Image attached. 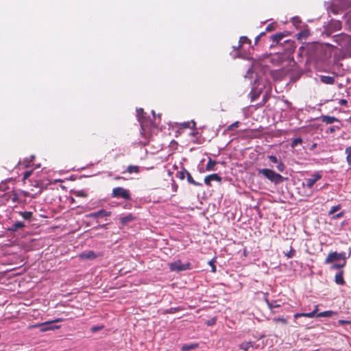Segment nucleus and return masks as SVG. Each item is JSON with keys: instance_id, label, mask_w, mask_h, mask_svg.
<instances>
[{"instance_id": "09e8293b", "label": "nucleus", "mask_w": 351, "mask_h": 351, "mask_svg": "<svg viewBox=\"0 0 351 351\" xmlns=\"http://www.w3.org/2000/svg\"><path fill=\"white\" fill-rule=\"evenodd\" d=\"M339 127L332 126V127H330V128H329V130H330V132L331 133H332V132H335V130H339Z\"/></svg>"}, {"instance_id": "3c124183", "label": "nucleus", "mask_w": 351, "mask_h": 351, "mask_svg": "<svg viewBox=\"0 0 351 351\" xmlns=\"http://www.w3.org/2000/svg\"><path fill=\"white\" fill-rule=\"evenodd\" d=\"M260 38H261V37L258 35L255 38V44L258 43Z\"/></svg>"}, {"instance_id": "a19ab883", "label": "nucleus", "mask_w": 351, "mask_h": 351, "mask_svg": "<svg viewBox=\"0 0 351 351\" xmlns=\"http://www.w3.org/2000/svg\"><path fill=\"white\" fill-rule=\"evenodd\" d=\"M32 173V171H27L23 174V180L27 179Z\"/></svg>"}, {"instance_id": "b1692460", "label": "nucleus", "mask_w": 351, "mask_h": 351, "mask_svg": "<svg viewBox=\"0 0 351 351\" xmlns=\"http://www.w3.org/2000/svg\"><path fill=\"white\" fill-rule=\"evenodd\" d=\"M186 178L189 184L196 186H201L202 185L201 183L195 181L189 172L187 173Z\"/></svg>"}, {"instance_id": "f257e3e1", "label": "nucleus", "mask_w": 351, "mask_h": 351, "mask_svg": "<svg viewBox=\"0 0 351 351\" xmlns=\"http://www.w3.org/2000/svg\"><path fill=\"white\" fill-rule=\"evenodd\" d=\"M335 41L341 47L345 55L351 57V36L343 34L336 36Z\"/></svg>"}, {"instance_id": "f704fd0d", "label": "nucleus", "mask_w": 351, "mask_h": 351, "mask_svg": "<svg viewBox=\"0 0 351 351\" xmlns=\"http://www.w3.org/2000/svg\"><path fill=\"white\" fill-rule=\"evenodd\" d=\"M285 254L288 258H291L295 255V250L291 247L290 250L288 252L285 253Z\"/></svg>"}, {"instance_id": "423d86ee", "label": "nucleus", "mask_w": 351, "mask_h": 351, "mask_svg": "<svg viewBox=\"0 0 351 351\" xmlns=\"http://www.w3.org/2000/svg\"><path fill=\"white\" fill-rule=\"evenodd\" d=\"M340 259H343V260L345 259V253L344 252L339 253V254L336 252H331V253L328 254V256L326 257V258L324 261V263L329 264V263H331L334 261H338Z\"/></svg>"}, {"instance_id": "473e14b6", "label": "nucleus", "mask_w": 351, "mask_h": 351, "mask_svg": "<svg viewBox=\"0 0 351 351\" xmlns=\"http://www.w3.org/2000/svg\"><path fill=\"white\" fill-rule=\"evenodd\" d=\"M188 172L186 169H183L182 171L178 172V176L180 180H184L185 177H186Z\"/></svg>"}, {"instance_id": "49530a36", "label": "nucleus", "mask_w": 351, "mask_h": 351, "mask_svg": "<svg viewBox=\"0 0 351 351\" xmlns=\"http://www.w3.org/2000/svg\"><path fill=\"white\" fill-rule=\"evenodd\" d=\"M215 322H216V319L215 318H213L212 319L209 320L208 322H207V325L208 326H211V325H213L215 324Z\"/></svg>"}, {"instance_id": "393cba45", "label": "nucleus", "mask_w": 351, "mask_h": 351, "mask_svg": "<svg viewBox=\"0 0 351 351\" xmlns=\"http://www.w3.org/2000/svg\"><path fill=\"white\" fill-rule=\"evenodd\" d=\"M140 171L139 167L136 165H129L127 168V171L129 173H138Z\"/></svg>"}, {"instance_id": "0eeeda50", "label": "nucleus", "mask_w": 351, "mask_h": 351, "mask_svg": "<svg viewBox=\"0 0 351 351\" xmlns=\"http://www.w3.org/2000/svg\"><path fill=\"white\" fill-rule=\"evenodd\" d=\"M322 178V175L319 172H315L311 175V178L305 179V186L308 189H311L313 185Z\"/></svg>"}, {"instance_id": "9b49d317", "label": "nucleus", "mask_w": 351, "mask_h": 351, "mask_svg": "<svg viewBox=\"0 0 351 351\" xmlns=\"http://www.w3.org/2000/svg\"><path fill=\"white\" fill-rule=\"evenodd\" d=\"M318 311V305L315 306L314 310L311 313H295L294 315V318L297 319L300 317L312 318L317 315V312Z\"/></svg>"}, {"instance_id": "ea45409f", "label": "nucleus", "mask_w": 351, "mask_h": 351, "mask_svg": "<svg viewBox=\"0 0 351 351\" xmlns=\"http://www.w3.org/2000/svg\"><path fill=\"white\" fill-rule=\"evenodd\" d=\"M273 321L275 322V323H278V322H281L282 324H286L287 323V321L286 320V319L283 318V317H277V318H274L273 319Z\"/></svg>"}, {"instance_id": "37998d69", "label": "nucleus", "mask_w": 351, "mask_h": 351, "mask_svg": "<svg viewBox=\"0 0 351 351\" xmlns=\"http://www.w3.org/2000/svg\"><path fill=\"white\" fill-rule=\"evenodd\" d=\"M338 324H340V325L350 324H351V321L339 319L338 321Z\"/></svg>"}, {"instance_id": "a878e982", "label": "nucleus", "mask_w": 351, "mask_h": 351, "mask_svg": "<svg viewBox=\"0 0 351 351\" xmlns=\"http://www.w3.org/2000/svg\"><path fill=\"white\" fill-rule=\"evenodd\" d=\"M267 304L270 310H273L276 308H279L280 306V304H277L276 301H271L269 302L267 299L266 300Z\"/></svg>"}, {"instance_id": "5701e85b", "label": "nucleus", "mask_w": 351, "mask_h": 351, "mask_svg": "<svg viewBox=\"0 0 351 351\" xmlns=\"http://www.w3.org/2000/svg\"><path fill=\"white\" fill-rule=\"evenodd\" d=\"M239 347H240V349L242 350L243 351H248V350L250 348L253 347V343L251 341L243 342L240 344Z\"/></svg>"}, {"instance_id": "79ce46f5", "label": "nucleus", "mask_w": 351, "mask_h": 351, "mask_svg": "<svg viewBox=\"0 0 351 351\" xmlns=\"http://www.w3.org/2000/svg\"><path fill=\"white\" fill-rule=\"evenodd\" d=\"M274 29H275V25H274V24L271 23V24H269V25H267V27H266V31H267V32H271V31L274 30Z\"/></svg>"}, {"instance_id": "4d7b16f0", "label": "nucleus", "mask_w": 351, "mask_h": 351, "mask_svg": "<svg viewBox=\"0 0 351 351\" xmlns=\"http://www.w3.org/2000/svg\"><path fill=\"white\" fill-rule=\"evenodd\" d=\"M349 147H351V145Z\"/></svg>"}, {"instance_id": "4be33fe9", "label": "nucleus", "mask_w": 351, "mask_h": 351, "mask_svg": "<svg viewBox=\"0 0 351 351\" xmlns=\"http://www.w3.org/2000/svg\"><path fill=\"white\" fill-rule=\"evenodd\" d=\"M216 164H217V162L215 160H213L211 158H209V160L206 164V171H215L216 170V169H215Z\"/></svg>"}, {"instance_id": "f03ea898", "label": "nucleus", "mask_w": 351, "mask_h": 351, "mask_svg": "<svg viewBox=\"0 0 351 351\" xmlns=\"http://www.w3.org/2000/svg\"><path fill=\"white\" fill-rule=\"evenodd\" d=\"M258 173L264 176L271 182L278 184L284 182L285 178L279 173H276L274 170L265 168L258 169Z\"/></svg>"}, {"instance_id": "8fccbe9b", "label": "nucleus", "mask_w": 351, "mask_h": 351, "mask_svg": "<svg viewBox=\"0 0 351 351\" xmlns=\"http://www.w3.org/2000/svg\"><path fill=\"white\" fill-rule=\"evenodd\" d=\"M209 264L211 265L212 271L213 272H215L216 271V267H215V265L212 263V261H210Z\"/></svg>"}, {"instance_id": "864d4df0", "label": "nucleus", "mask_w": 351, "mask_h": 351, "mask_svg": "<svg viewBox=\"0 0 351 351\" xmlns=\"http://www.w3.org/2000/svg\"><path fill=\"white\" fill-rule=\"evenodd\" d=\"M191 124H192V128H195V125H196L195 122V121H193L191 122Z\"/></svg>"}, {"instance_id": "6ab92c4d", "label": "nucleus", "mask_w": 351, "mask_h": 351, "mask_svg": "<svg viewBox=\"0 0 351 351\" xmlns=\"http://www.w3.org/2000/svg\"><path fill=\"white\" fill-rule=\"evenodd\" d=\"M320 81L326 84H333L335 83V77L327 75H321Z\"/></svg>"}, {"instance_id": "6e6552de", "label": "nucleus", "mask_w": 351, "mask_h": 351, "mask_svg": "<svg viewBox=\"0 0 351 351\" xmlns=\"http://www.w3.org/2000/svg\"><path fill=\"white\" fill-rule=\"evenodd\" d=\"M267 158L269 159V160L272 162V163H276L277 164V166H276V168H277V170L280 172H283L285 169V165H284V163L280 160L278 159L276 156H273V155H269L267 156Z\"/></svg>"}, {"instance_id": "cd10ccee", "label": "nucleus", "mask_w": 351, "mask_h": 351, "mask_svg": "<svg viewBox=\"0 0 351 351\" xmlns=\"http://www.w3.org/2000/svg\"><path fill=\"white\" fill-rule=\"evenodd\" d=\"M21 194L15 191H12L11 199L13 202H19Z\"/></svg>"}, {"instance_id": "c03bdc74", "label": "nucleus", "mask_w": 351, "mask_h": 351, "mask_svg": "<svg viewBox=\"0 0 351 351\" xmlns=\"http://www.w3.org/2000/svg\"><path fill=\"white\" fill-rule=\"evenodd\" d=\"M339 104L341 106H346L348 104V101L345 99H341L339 101Z\"/></svg>"}, {"instance_id": "4c0bfd02", "label": "nucleus", "mask_w": 351, "mask_h": 351, "mask_svg": "<svg viewBox=\"0 0 351 351\" xmlns=\"http://www.w3.org/2000/svg\"><path fill=\"white\" fill-rule=\"evenodd\" d=\"M340 208H341L340 204L331 207V208L330 209V210L328 212V214L332 215V214L335 213V212H337V210H339Z\"/></svg>"}, {"instance_id": "bb28decb", "label": "nucleus", "mask_w": 351, "mask_h": 351, "mask_svg": "<svg viewBox=\"0 0 351 351\" xmlns=\"http://www.w3.org/2000/svg\"><path fill=\"white\" fill-rule=\"evenodd\" d=\"M261 93V90L256 91V90H254V88H252L251 92L250 93V95L251 97V101H254L255 99H256L259 97Z\"/></svg>"}, {"instance_id": "7ed1b4c3", "label": "nucleus", "mask_w": 351, "mask_h": 351, "mask_svg": "<svg viewBox=\"0 0 351 351\" xmlns=\"http://www.w3.org/2000/svg\"><path fill=\"white\" fill-rule=\"evenodd\" d=\"M111 197L117 199L121 198L125 200H130L132 198L130 191L121 186H117L112 189Z\"/></svg>"}, {"instance_id": "6e6d98bb", "label": "nucleus", "mask_w": 351, "mask_h": 351, "mask_svg": "<svg viewBox=\"0 0 351 351\" xmlns=\"http://www.w3.org/2000/svg\"><path fill=\"white\" fill-rule=\"evenodd\" d=\"M121 178L120 177H117L116 179L119 180Z\"/></svg>"}, {"instance_id": "c85d7f7f", "label": "nucleus", "mask_w": 351, "mask_h": 351, "mask_svg": "<svg viewBox=\"0 0 351 351\" xmlns=\"http://www.w3.org/2000/svg\"><path fill=\"white\" fill-rule=\"evenodd\" d=\"M346 154V161L348 165H351V147H346L345 150Z\"/></svg>"}, {"instance_id": "58836bf2", "label": "nucleus", "mask_w": 351, "mask_h": 351, "mask_svg": "<svg viewBox=\"0 0 351 351\" xmlns=\"http://www.w3.org/2000/svg\"><path fill=\"white\" fill-rule=\"evenodd\" d=\"M103 328H104V326H102V325H101V326H93L90 328V330H91L92 332L95 333V332H97L101 330Z\"/></svg>"}, {"instance_id": "c9c22d12", "label": "nucleus", "mask_w": 351, "mask_h": 351, "mask_svg": "<svg viewBox=\"0 0 351 351\" xmlns=\"http://www.w3.org/2000/svg\"><path fill=\"white\" fill-rule=\"evenodd\" d=\"M346 261L344 259L342 264H337V263L333 264L331 266V269H341V268L343 267L346 265Z\"/></svg>"}, {"instance_id": "5fc2aeb1", "label": "nucleus", "mask_w": 351, "mask_h": 351, "mask_svg": "<svg viewBox=\"0 0 351 351\" xmlns=\"http://www.w3.org/2000/svg\"><path fill=\"white\" fill-rule=\"evenodd\" d=\"M60 321H61V319H58L55 322H60Z\"/></svg>"}, {"instance_id": "ddd939ff", "label": "nucleus", "mask_w": 351, "mask_h": 351, "mask_svg": "<svg viewBox=\"0 0 351 351\" xmlns=\"http://www.w3.org/2000/svg\"><path fill=\"white\" fill-rule=\"evenodd\" d=\"M341 29V23L339 21H331L328 24V30L330 32L338 31Z\"/></svg>"}, {"instance_id": "20e7f679", "label": "nucleus", "mask_w": 351, "mask_h": 351, "mask_svg": "<svg viewBox=\"0 0 351 351\" xmlns=\"http://www.w3.org/2000/svg\"><path fill=\"white\" fill-rule=\"evenodd\" d=\"M191 263H186L182 264L181 261L178 260L176 262L169 263V269L171 271H181L190 269Z\"/></svg>"}, {"instance_id": "a18cd8bd", "label": "nucleus", "mask_w": 351, "mask_h": 351, "mask_svg": "<svg viewBox=\"0 0 351 351\" xmlns=\"http://www.w3.org/2000/svg\"><path fill=\"white\" fill-rule=\"evenodd\" d=\"M343 215H344V213L340 212V213H337V215H334L332 218L335 219H339V218L342 217Z\"/></svg>"}, {"instance_id": "f8f14e48", "label": "nucleus", "mask_w": 351, "mask_h": 351, "mask_svg": "<svg viewBox=\"0 0 351 351\" xmlns=\"http://www.w3.org/2000/svg\"><path fill=\"white\" fill-rule=\"evenodd\" d=\"M99 255L97 254L94 251L90 250L86 252L81 253L79 255V257L82 259H95L97 258Z\"/></svg>"}, {"instance_id": "2f4dec72", "label": "nucleus", "mask_w": 351, "mask_h": 351, "mask_svg": "<svg viewBox=\"0 0 351 351\" xmlns=\"http://www.w3.org/2000/svg\"><path fill=\"white\" fill-rule=\"evenodd\" d=\"M20 215L22 216V217L25 219H29L32 217V213L29 211H25V212H21Z\"/></svg>"}, {"instance_id": "e433bc0d", "label": "nucleus", "mask_w": 351, "mask_h": 351, "mask_svg": "<svg viewBox=\"0 0 351 351\" xmlns=\"http://www.w3.org/2000/svg\"><path fill=\"white\" fill-rule=\"evenodd\" d=\"M239 124H240L239 121H235V122L232 123V124H230V125L228 127L227 130H234V128H237L239 126Z\"/></svg>"}, {"instance_id": "c756f323", "label": "nucleus", "mask_w": 351, "mask_h": 351, "mask_svg": "<svg viewBox=\"0 0 351 351\" xmlns=\"http://www.w3.org/2000/svg\"><path fill=\"white\" fill-rule=\"evenodd\" d=\"M197 347V344H189L184 345L182 346V350L183 351H189L191 350H193Z\"/></svg>"}, {"instance_id": "7c9ffc66", "label": "nucleus", "mask_w": 351, "mask_h": 351, "mask_svg": "<svg viewBox=\"0 0 351 351\" xmlns=\"http://www.w3.org/2000/svg\"><path fill=\"white\" fill-rule=\"evenodd\" d=\"M75 195L77 197H86L88 196V193L84 190L76 191L75 192Z\"/></svg>"}, {"instance_id": "f3484780", "label": "nucleus", "mask_w": 351, "mask_h": 351, "mask_svg": "<svg viewBox=\"0 0 351 351\" xmlns=\"http://www.w3.org/2000/svg\"><path fill=\"white\" fill-rule=\"evenodd\" d=\"M335 282L337 285H343L345 280L343 279V271H339L335 276Z\"/></svg>"}, {"instance_id": "39448f33", "label": "nucleus", "mask_w": 351, "mask_h": 351, "mask_svg": "<svg viewBox=\"0 0 351 351\" xmlns=\"http://www.w3.org/2000/svg\"><path fill=\"white\" fill-rule=\"evenodd\" d=\"M34 186L37 189V190L34 191V190L32 189V191H33L34 193H30L28 191L21 190L19 191V193L21 194V195H23L25 197H29L32 199H34L43 192V187L40 183L36 182Z\"/></svg>"}, {"instance_id": "9d476101", "label": "nucleus", "mask_w": 351, "mask_h": 351, "mask_svg": "<svg viewBox=\"0 0 351 351\" xmlns=\"http://www.w3.org/2000/svg\"><path fill=\"white\" fill-rule=\"evenodd\" d=\"M112 213L104 209H101L97 212L90 213L88 217L90 218L106 217L110 216Z\"/></svg>"}, {"instance_id": "de8ad7c7", "label": "nucleus", "mask_w": 351, "mask_h": 351, "mask_svg": "<svg viewBox=\"0 0 351 351\" xmlns=\"http://www.w3.org/2000/svg\"><path fill=\"white\" fill-rule=\"evenodd\" d=\"M182 125L183 128H191V123L189 122H185V123H182Z\"/></svg>"}, {"instance_id": "603ef678", "label": "nucleus", "mask_w": 351, "mask_h": 351, "mask_svg": "<svg viewBox=\"0 0 351 351\" xmlns=\"http://www.w3.org/2000/svg\"><path fill=\"white\" fill-rule=\"evenodd\" d=\"M265 34V32H263L260 33V34H258V36L261 38V37H262V36H263Z\"/></svg>"}, {"instance_id": "4468645a", "label": "nucleus", "mask_w": 351, "mask_h": 351, "mask_svg": "<svg viewBox=\"0 0 351 351\" xmlns=\"http://www.w3.org/2000/svg\"><path fill=\"white\" fill-rule=\"evenodd\" d=\"M25 226L24 222L16 221L11 226L7 228L9 232H16Z\"/></svg>"}, {"instance_id": "412c9836", "label": "nucleus", "mask_w": 351, "mask_h": 351, "mask_svg": "<svg viewBox=\"0 0 351 351\" xmlns=\"http://www.w3.org/2000/svg\"><path fill=\"white\" fill-rule=\"evenodd\" d=\"M337 315V313L335 311H326L317 313L316 317H332L333 315Z\"/></svg>"}, {"instance_id": "aec40b11", "label": "nucleus", "mask_w": 351, "mask_h": 351, "mask_svg": "<svg viewBox=\"0 0 351 351\" xmlns=\"http://www.w3.org/2000/svg\"><path fill=\"white\" fill-rule=\"evenodd\" d=\"M285 34L283 33H277L273 34L270 36V39L273 41L274 43L278 44L284 37Z\"/></svg>"}, {"instance_id": "a211bd4d", "label": "nucleus", "mask_w": 351, "mask_h": 351, "mask_svg": "<svg viewBox=\"0 0 351 351\" xmlns=\"http://www.w3.org/2000/svg\"><path fill=\"white\" fill-rule=\"evenodd\" d=\"M244 44L250 45L251 40L247 36H241L239 43H238V46L237 47L234 46L233 48L234 49H238L241 48L242 47V45Z\"/></svg>"}, {"instance_id": "dca6fc26", "label": "nucleus", "mask_w": 351, "mask_h": 351, "mask_svg": "<svg viewBox=\"0 0 351 351\" xmlns=\"http://www.w3.org/2000/svg\"><path fill=\"white\" fill-rule=\"evenodd\" d=\"M135 218L136 217L132 213H130L125 217H121L120 223H121L122 226H125L128 223L134 221L135 219Z\"/></svg>"}, {"instance_id": "72a5a7b5", "label": "nucleus", "mask_w": 351, "mask_h": 351, "mask_svg": "<svg viewBox=\"0 0 351 351\" xmlns=\"http://www.w3.org/2000/svg\"><path fill=\"white\" fill-rule=\"evenodd\" d=\"M302 139L301 138H296L293 140V141H292V143L291 144V147H295L298 145H300V144H302Z\"/></svg>"}, {"instance_id": "1a4fd4ad", "label": "nucleus", "mask_w": 351, "mask_h": 351, "mask_svg": "<svg viewBox=\"0 0 351 351\" xmlns=\"http://www.w3.org/2000/svg\"><path fill=\"white\" fill-rule=\"evenodd\" d=\"M221 180H222L221 177L219 176L217 173H213V174L208 175L205 177L204 183L206 185L210 186L211 181H216L217 182H221Z\"/></svg>"}, {"instance_id": "2eb2a0df", "label": "nucleus", "mask_w": 351, "mask_h": 351, "mask_svg": "<svg viewBox=\"0 0 351 351\" xmlns=\"http://www.w3.org/2000/svg\"><path fill=\"white\" fill-rule=\"evenodd\" d=\"M321 120L322 122H324L326 124H331L335 122H339V120L337 118H336L335 117L328 116V115L322 116Z\"/></svg>"}]
</instances>
